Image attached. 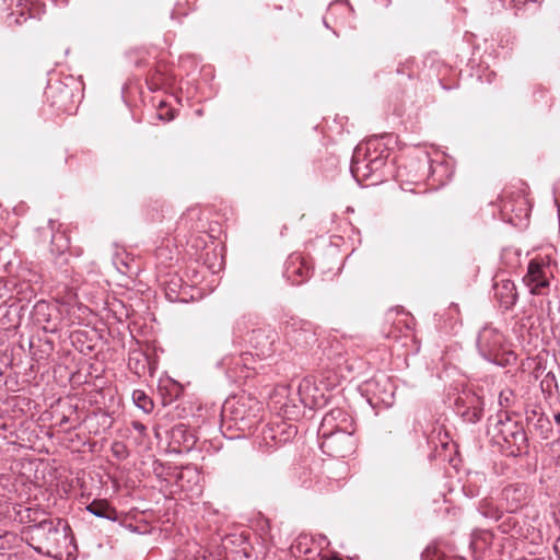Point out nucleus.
I'll list each match as a JSON object with an SVG mask.
<instances>
[{"label": "nucleus", "instance_id": "nucleus-1", "mask_svg": "<svg viewBox=\"0 0 560 560\" xmlns=\"http://www.w3.org/2000/svg\"><path fill=\"white\" fill-rule=\"evenodd\" d=\"M30 524L23 532L26 542L38 553L46 557H61L62 550L73 544L72 529L67 521L55 518L38 520L27 515Z\"/></svg>", "mask_w": 560, "mask_h": 560}, {"label": "nucleus", "instance_id": "nucleus-2", "mask_svg": "<svg viewBox=\"0 0 560 560\" xmlns=\"http://www.w3.org/2000/svg\"><path fill=\"white\" fill-rule=\"evenodd\" d=\"M222 417L230 428L250 432L262 419V404L247 394L233 396L224 401Z\"/></svg>", "mask_w": 560, "mask_h": 560}, {"label": "nucleus", "instance_id": "nucleus-3", "mask_svg": "<svg viewBox=\"0 0 560 560\" xmlns=\"http://www.w3.org/2000/svg\"><path fill=\"white\" fill-rule=\"evenodd\" d=\"M495 438L508 456H520L528 447V440L524 428L516 421H511L508 415L494 425Z\"/></svg>", "mask_w": 560, "mask_h": 560}, {"label": "nucleus", "instance_id": "nucleus-4", "mask_svg": "<svg viewBox=\"0 0 560 560\" xmlns=\"http://www.w3.org/2000/svg\"><path fill=\"white\" fill-rule=\"evenodd\" d=\"M320 450L328 456L345 458L354 453L357 439L352 432L346 430H336L319 434Z\"/></svg>", "mask_w": 560, "mask_h": 560}, {"label": "nucleus", "instance_id": "nucleus-5", "mask_svg": "<svg viewBox=\"0 0 560 560\" xmlns=\"http://www.w3.org/2000/svg\"><path fill=\"white\" fill-rule=\"evenodd\" d=\"M368 402L373 408L390 407L395 401V385L385 374H380L364 384Z\"/></svg>", "mask_w": 560, "mask_h": 560}, {"label": "nucleus", "instance_id": "nucleus-6", "mask_svg": "<svg viewBox=\"0 0 560 560\" xmlns=\"http://www.w3.org/2000/svg\"><path fill=\"white\" fill-rule=\"evenodd\" d=\"M284 335L290 345L304 351L317 342L313 325L308 322L291 318L284 324Z\"/></svg>", "mask_w": 560, "mask_h": 560}, {"label": "nucleus", "instance_id": "nucleus-7", "mask_svg": "<svg viewBox=\"0 0 560 560\" xmlns=\"http://www.w3.org/2000/svg\"><path fill=\"white\" fill-rule=\"evenodd\" d=\"M503 343L504 337L497 328L485 326L478 334L477 347L479 353L489 362L498 363Z\"/></svg>", "mask_w": 560, "mask_h": 560}, {"label": "nucleus", "instance_id": "nucleus-8", "mask_svg": "<svg viewBox=\"0 0 560 560\" xmlns=\"http://www.w3.org/2000/svg\"><path fill=\"white\" fill-rule=\"evenodd\" d=\"M31 319L35 326L45 332H57L59 326L58 308L47 301H37L32 311Z\"/></svg>", "mask_w": 560, "mask_h": 560}, {"label": "nucleus", "instance_id": "nucleus-9", "mask_svg": "<svg viewBox=\"0 0 560 560\" xmlns=\"http://www.w3.org/2000/svg\"><path fill=\"white\" fill-rule=\"evenodd\" d=\"M483 399L475 393L467 392L455 400L456 413L467 423H477L483 416Z\"/></svg>", "mask_w": 560, "mask_h": 560}, {"label": "nucleus", "instance_id": "nucleus-10", "mask_svg": "<svg viewBox=\"0 0 560 560\" xmlns=\"http://www.w3.org/2000/svg\"><path fill=\"white\" fill-rule=\"evenodd\" d=\"M374 144H377L376 137L358 144L353 151L350 171L358 183H362L373 176L366 154Z\"/></svg>", "mask_w": 560, "mask_h": 560}, {"label": "nucleus", "instance_id": "nucleus-11", "mask_svg": "<svg viewBox=\"0 0 560 560\" xmlns=\"http://www.w3.org/2000/svg\"><path fill=\"white\" fill-rule=\"evenodd\" d=\"M298 434L294 425L279 422L267 425L262 429L260 445L266 448H277L282 446Z\"/></svg>", "mask_w": 560, "mask_h": 560}, {"label": "nucleus", "instance_id": "nucleus-12", "mask_svg": "<svg viewBox=\"0 0 560 560\" xmlns=\"http://www.w3.org/2000/svg\"><path fill=\"white\" fill-rule=\"evenodd\" d=\"M529 487L524 482H515L505 486L500 494L501 505L506 512L515 513L527 505Z\"/></svg>", "mask_w": 560, "mask_h": 560}, {"label": "nucleus", "instance_id": "nucleus-13", "mask_svg": "<svg viewBox=\"0 0 560 560\" xmlns=\"http://www.w3.org/2000/svg\"><path fill=\"white\" fill-rule=\"evenodd\" d=\"M492 290L494 299L502 308L508 311L516 304L518 299L516 285L504 272L493 277Z\"/></svg>", "mask_w": 560, "mask_h": 560}, {"label": "nucleus", "instance_id": "nucleus-14", "mask_svg": "<svg viewBox=\"0 0 560 560\" xmlns=\"http://www.w3.org/2000/svg\"><path fill=\"white\" fill-rule=\"evenodd\" d=\"M313 273L312 267L298 253L290 255L284 264L283 276L293 285H300L307 281Z\"/></svg>", "mask_w": 560, "mask_h": 560}, {"label": "nucleus", "instance_id": "nucleus-15", "mask_svg": "<svg viewBox=\"0 0 560 560\" xmlns=\"http://www.w3.org/2000/svg\"><path fill=\"white\" fill-rule=\"evenodd\" d=\"M300 402L310 409L322 408L326 404V398L319 388L316 387L311 377L303 378L298 387Z\"/></svg>", "mask_w": 560, "mask_h": 560}, {"label": "nucleus", "instance_id": "nucleus-16", "mask_svg": "<svg viewBox=\"0 0 560 560\" xmlns=\"http://www.w3.org/2000/svg\"><path fill=\"white\" fill-rule=\"evenodd\" d=\"M277 332L269 326L259 327L248 332L247 341L259 351L261 355L273 353Z\"/></svg>", "mask_w": 560, "mask_h": 560}, {"label": "nucleus", "instance_id": "nucleus-17", "mask_svg": "<svg viewBox=\"0 0 560 560\" xmlns=\"http://www.w3.org/2000/svg\"><path fill=\"white\" fill-rule=\"evenodd\" d=\"M171 445L177 453L188 452L196 444L194 432L184 423L174 425L170 432Z\"/></svg>", "mask_w": 560, "mask_h": 560}, {"label": "nucleus", "instance_id": "nucleus-18", "mask_svg": "<svg viewBox=\"0 0 560 560\" xmlns=\"http://www.w3.org/2000/svg\"><path fill=\"white\" fill-rule=\"evenodd\" d=\"M524 281L529 287L533 294H542V290L549 285V279L545 268L536 261L529 262Z\"/></svg>", "mask_w": 560, "mask_h": 560}, {"label": "nucleus", "instance_id": "nucleus-19", "mask_svg": "<svg viewBox=\"0 0 560 560\" xmlns=\"http://www.w3.org/2000/svg\"><path fill=\"white\" fill-rule=\"evenodd\" d=\"M24 311V305L18 302L10 304L7 301L0 303V327L2 329H10L18 327L21 324V313Z\"/></svg>", "mask_w": 560, "mask_h": 560}, {"label": "nucleus", "instance_id": "nucleus-20", "mask_svg": "<svg viewBox=\"0 0 560 560\" xmlns=\"http://www.w3.org/2000/svg\"><path fill=\"white\" fill-rule=\"evenodd\" d=\"M85 510L92 515L108 520L110 522L119 521L118 511L112 506L108 501L102 499H94L91 503L85 506Z\"/></svg>", "mask_w": 560, "mask_h": 560}, {"label": "nucleus", "instance_id": "nucleus-21", "mask_svg": "<svg viewBox=\"0 0 560 560\" xmlns=\"http://www.w3.org/2000/svg\"><path fill=\"white\" fill-rule=\"evenodd\" d=\"M368 160L370 163V168H372L373 176L381 171L389 156L388 149L377 138V144H374L372 149L368 152Z\"/></svg>", "mask_w": 560, "mask_h": 560}, {"label": "nucleus", "instance_id": "nucleus-22", "mask_svg": "<svg viewBox=\"0 0 560 560\" xmlns=\"http://www.w3.org/2000/svg\"><path fill=\"white\" fill-rule=\"evenodd\" d=\"M498 522H499L498 528L503 534H510L512 536H522L523 535V528L521 525V521L516 515H514V513H510V512L504 513L502 511L501 517Z\"/></svg>", "mask_w": 560, "mask_h": 560}, {"label": "nucleus", "instance_id": "nucleus-23", "mask_svg": "<svg viewBox=\"0 0 560 560\" xmlns=\"http://www.w3.org/2000/svg\"><path fill=\"white\" fill-rule=\"evenodd\" d=\"M341 418H345V412L339 408L327 411L322 419V423L318 429V435L340 430L337 422Z\"/></svg>", "mask_w": 560, "mask_h": 560}, {"label": "nucleus", "instance_id": "nucleus-24", "mask_svg": "<svg viewBox=\"0 0 560 560\" xmlns=\"http://www.w3.org/2000/svg\"><path fill=\"white\" fill-rule=\"evenodd\" d=\"M493 535L486 529H476L470 535V547L476 552L483 551L492 544Z\"/></svg>", "mask_w": 560, "mask_h": 560}, {"label": "nucleus", "instance_id": "nucleus-25", "mask_svg": "<svg viewBox=\"0 0 560 560\" xmlns=\"http://www.w3.org/2000/svg\"><path fill=\"white\" fill-rule=\"evenodd\" d=\"M460 312L457 304L452 303L442 315H439V320H444L443 328L445 330H453L459 320Z\"/></svg>", "mask_w": 560, "mask_h": 560}, {"label": "nucleus", "instance_id": "nucleus-26", "mask_svg": "<svg viewBox=\"0 0 560 560\" xmlns=\"http://www.w3.org/2000/svg\"><path fill=\"white\" fill-rule=\"evenodd\" d=\"M479 513L489 520L499 521L501 517V508L497 506L492 500L483 499L478 504Z\"/></svg>", "mask_w": 560, "mask_h": 560}, {"label": "nucleus", "instance_id": "nucleus-27", "mask_svg": "<svg viewBox=\"0 0 560 560\" xmlns=\"http://www.w3.org/2000/svg\"><path fill=\"white\" fill-rule=\"evenodd\" d=\"M30 350L32 358L36 361L46 360L54 350V342L51 340H45L42 348L37 349L34 339L30 341Z\"/></svg>", "mask_w": 560, "mask_h": 560}, {"label": "nucleus", "instance_id": "nucleus-28", "mask_svg": "<svg viewBox=\"0 0 560 560\" xmlns=\"http://www.w3.org/2000/svg\"><path fill=\"white\" fill-rule=\"evenodd\" d=\"M132 400L136 406L143 410L145 413H150L153 410V401L143 390H133Z\"/></svg>", "mask_w": 560, "mask_h": 560}, {"label": "nucleus", "instance_id": "nucleus-29", "mask_svg": "<svg viewBox=\"0 0 560 560\" xmlns=\"http://www.w3.org/2000/svg\"><path fill=\"white\" fill-rule=\"evenodd\" d=\"M113 456L118 460H124L129 456L128 448L124 442L115 441L110 447Z\"/></svg>", "mask_w": 560, "mask_h": 560}, {"label": "nucleus", "instance_id": "nucleus-30", "mask_svg": "<svg viewBox=\"0 0 560 560\" xmlns=\"http://www.w3.org/2000/svg\"><path fill=\"white\" fill-rule=\"evenodd\" d=\"M51 245L52 247H56V250L59 254H61L68 248V240L63 233H57L52 235ZM54 250L55 248H51V252Z\"/></svg>", "mask_w": 560, "mask_h": 560}, {"label": "nucleus", "instance_id": "nucleus-31", "mask_svg": "<svg viewBox=\"0 0 560 560\" xmlns=\"http://www.w3.org/2000/svg\"><path fill=\"white\" fill-rule=\"evenodd\" d=\"M503 210L506 212V211H512V212H516V217H521L523 213L526 215L527 214V205H526V201L524 198H522L520 200V207L518 209L516 210L512 203V201L510 200H504L503 201Z\"/></svg>", "mask_w": 560, "mask_h": 560}, {"label": "nucleus", "instance_id": "nucleus-32", "mask_svg": "<svg viewBox=\"0 0 560 560\" xmlns=\"http://www.w3.org/2000/svg\"><path fill=\"white\" fill-rule=\"evenodd\" d=\"M164 84V77L159 71H155L150 78L147 79V85L151 91H158Z\"/></svg>", "mask_w": 560, "mask_h": 560}, {"label": "nucleus", "instance_id": "nucleus-33", "mask_svg": "<svg viewBox=\"0 0 560 560\" xmlns=\"http://www.w3.org/2000/svg\"><path fill=\"white\" fill-rule=\"evenodd\" d=\"M200 211L198 209H189L179 220V224L188 225V221L199 218Z\"/></svg>", "mask_w": 560, "mask_h": 560}, {"label": "nucleus", "instance_id": "nucleus-34", "mask_svg": "<svg viewBox=\"0 0 560 560\" xmlns=\"http://www.w3.org/2000/svg\"><path fill=\"white\" fill-rule=\"evenodd\" d=\"M513 395L511 390L508 392H501L499 395V402L502 407H509L510 406V397Z\"/></svg>", "mask_w": 560, "mask_h": 560}, {"label": "nucleus", "instance_id": "nucleus-35", "mask_svg": "<svg viewBox=\"0 0 560 560\" xmlns=\"http://www.w3.org/2000/svg\"><path fill=\"white\" fill-rule=\"evenodd\" d=\"M165 295L166 298L174 302V301H177V300H180L178 293L176 292L175 288L172 287V284H170L166 290H165Z\"/></svg>", "mask_w": 560, "mask_h": 560}, {"label": "nucleus", "instance_id": "nucleus-36", "mask_svg": "<svg viewBox=\"0 0 560 560\" xmlns=\"http://www.w3.org/2000/svg\"><path fill=\"white\" fill-rule=\"evenodd\" d=\"M425 164L428 165L430 172H431V175L434 176V174L438 172V168H443V164H433V162L428 158L425 156Z\"/></svg>", "mask_w": 560, "mask_h": 560}, {"label": "nucleus", "instance_id": "nucleus-37", "mask_svg": "<svg viewBox=\"0 0 560 560\" xmlns=\"http://www.w3.org/2000/svg\"><path fill=\"white\" fill-rule=\"evenodd\" d=\"M185 475H195L197 476L196 471L192 470L191 468H185V470L180 471L178 475H177V482L180 487H184V485L182 483V480L184 479Z\"/></svg>", "mask_w": 560, "mask_h": 560}, {"label": "nucleus", "instance_id": "nucleus-38", "mask_svg": "<svg viewBox=\"0 0 560 560\" xmlns=\"http://www.w3.org/2000/svg\"><path fill=\"white\" fill-rule=\"evenodd\" d=\"M132 428H133L137 432H139L140 434H144V433H145V431H147V427H145L143 423L139 422V421H133V422H132Z\"/></svg>", "mask_w": 560, "mask_h": 560}, {"label": "nucleus", "instance_id": "nucleus-39", "mask_svg": "<svg viewBox=\"0 0 560 560\" xmlns=\"http://www.w3.org/2000/svg\"><path fill=\"white\" fill-rule=\"evenodd\" d=\"M158 117L162 120H172L174 118V115L172 113V110H167L165 114L164 113H159L158 114Z\"/></svg>", "mask_w": 560, "mask_h": 560}, {"label": "nucleus", "instance_id": "nucleus-40", "mask_svg": "<svg viewBox=\"0 0 560 560\" xmlns=\"http://www.w3.org/2000/svg\"><path fill=\"white\" fill-rule=\"evenodd\" d=\"M553 551L558 557V560H560V537L556 539L553 544Z\"/></svg>", "mask_w": 560, "mask_h": 560}, {"label": "nucleus", "instance_id": "nucleus-41", "mask_svg": "<svg viewBox=\"0 0 560 560\" xmlns=\"http://www.w3.org/2000/svg\"><path fill=\"white\" fill-rule=\"evenodd\" d=\"M553 418H555V422H556L558 425H560V412L556 413Z\"/></svg>", "mask_w": 560, "mask_h": 560}, {"label": "nucleus", "instance_id": "nucleus-42", "mask_svg": "<svg viewBox=\"0 0 560 560\" xmlns=\"http://www.w3.org/2000/svg\"><path fill=\"white\" fill-rule=\"evenodd\" d=\"M517 560H545V559L544 558H525V557H523Z\"/></svg>", "mask_w": 560, "mask_h": 560}, {"label": "nucleus", "instance_id": "nucleus-43", "mask_svg": "<svg viewBox=\"0 0 560 560\" xmlns=\"http://www.w3.org/2000/svg\"><path fill=\"white\" fill-rule=\"evenodd\" d=\"M121 264L126 267V270L128 271V269H129L128 264H125L124 261H121Z\"/></svg>", "mask_w": 560, "mask_h": 560}, {"label": "nucleus", "instance_id": "nucleus-44", "mask_svg": "<svg viewBox=\"0 0 560 560\" xmlns=\"http://www.w3.org/2000/svg\"><path fill=\"white\" fill-rule=\"evenodd\" d=\"M2 289H4V287H3V282L0 280V291H1Z\"/></svg>", "mask_w": 560, "mask_h": 560}, {"label": "nucleus", "instance_id": "nucleus-45", "mask_svg": "<svg viewBox=\"0 0 560 560\" xmlns=\"http://www.w3.org/2000/svg\"><path fill=\"white\" fill-rule=\"evenodd\" d=\"M162 107H165L164 102H161V104H160V108H162Z\"/></svg>", "mask_w": 560, "mask_h": 560}, {"label": "nucleus", "instance_id": "nucleus-46", "mask_svg": "<svg viewBox=\"0 0 560 560\" xmlns=\"http://www.w3.org/2000/svg\"><path fill=\"white\" fill-rule=\"evenodd\" d=\"M118 271H121V272H124V273H126V272H127V270H121V268H118Z\"/></svg>", "mask_w": 560, "mask_h": 560}, {"label": "nucleus", "instance_id": "nucleus-47", "mask_svg": "<svg viewBox=\"0 0 560 560\" xmlns=\"http://www.w3.org/2000/svg\"><path fill=\"white\" fill-rule=\"evenodd\" d=\"M190 0H187V2H189Z\"/></svg>", "mask_w": 560, "mask_h": 560}]
</instances>
